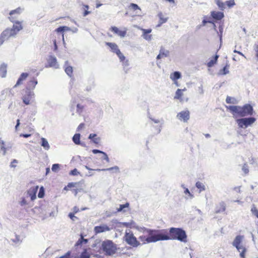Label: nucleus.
Wrapping results in <instances>:
<instances>
[{"mask_svg": "<svg viewBox=\"0 0 258 258\" xmlns=\"http://www.w3.org/2000/svg\"><path fill=\"white\" fill-rule=\"evenodd\" d=\"M225 6L226 5L229 8L233 7L235 5L234 0H229L225 2Z\"/></svg>", "mask_w": 258, "mask_h": 258, "instance_id": "45", "label": "nucleus"}, {"mask_svg": "<svg viewBox=\"0 0 258 258\" xmlns=\"http://www.w3.org/2000/svg\"><path fill=\"white\" fill-rule=\"evenodd\" d=\"M129 205H130V204L128 203H126L125 204H123V205H120L119 207L117 209V211L121 212V211H123L124 212L125 211L124 210V209L125 208H128Z\"/></svg>", "mask_w": 258, "mask_h": 258, "instance_id": "42", "label": "nucleus"}, {"mask_svg": "<svg viewBox=\"0 0 258 258\" xmlns=\"http://www.w3.org/2000/svg\"><path fill=\"white\" fill-rule=\"evenodd\" d=\"M89 139L91 140L95 144H99L100 143L101 139L97 137L95 134H91L89 136Z\"/></svg>", "mask_w": 258, "mask_h": 258, "instance_id": "26", "label": "nucleus"}, {"mask_svg": "<svg viewBox=\"0 0 258 258\" xmlns=\"http://www.w3.org/2000/svg\"><path fill=\"white\" fill-rule=\"evenodd\" d=\"M22 10L20 8H18L14 10L11 11L10 13V17L9 19L12 22L15 23L17 21L16 20L18 19L21 13Z\"/></svg>", "mask_w": 258, "mask_h": 258, "instance_id": "10", "label": "nucleus"}, {"mask_svg": "<svg viewBox=\"0 0 258 258\" xmlns=\"http://www.w3.org/2000/svg\"><path fill=\"white\" fill-rule=\"evenodd\" d=\"M22 29L23 26L21 22H16L14 24L12 28L6 29L0 35V45L8 40L11 37H15Z\"/></svg>", "mask_w": 258, "mask_h": 258, "instance_id": "3", "label": "nucleus"}, {"mask_svg": "<svg viewBox=\"0 0 258 258\" xmlns=\"http://www.w3.org/2000/svg\"><path fill=\"white\" fill-rule=\"evenodd\" d=\"M226 210V206L224 202H221L216 206L215 208V213H220L223 212Z\"/></svg>", "mask_w": 258, "mask_h": 258, "instance_id": "21", "label": "nucleus"}, {"mask_svg": "<svg viewBox=\"0 0 258 258\" xmlns=\"http://www.w3.org/2000/svg\"><path fill=\"white\" fill-rule=\"evenodd\" d=\"M215 1L220 10H223L225 9V4L222 0H215Z\"/></svg>", "mask_w": 258, "mask_h": 258, "instance_id": "34", "label": "nucleus"}, {"mask_svg": "<svg viewBox=\"0 0 258 258\" xmlns=\"http://www.w3.org/2000/svg\"><path fill=\"white\" fill-rule=\"evenodd\" d=\"M44 196V190L43 187L42 186L40 187V188L39 189V191L38 194V197L39 198H43Z\"/></svg>", "mask_w": 258, "mask_h": 258, "instance_id": "49", "label": "nucleus"}, {"mask_svg": "<svg viewBox=\"0 0 258 258\" xmlns=\"http://www.w3.org/2000/svg\"><path fill=\"white\" fill-rule=\"evenodd\" d=\"M89 7L87 5L83 4L82 5V10L83 12V16L84 17H86L88 15L91 14V12L89 11Z\"/></svg>", "mask_w": 258, "mask_h": 258, "instance_id": "30", "label": "nucleus"}, {"mask_svg": "<svg viewBox=\"0 0 258 258\" xmlns=\"http://www.w3.org/2000/svg\"><path fill=\"white\" fill-rule=\"evenodd\" d=\"M94 232L95 234H98L105 231H108L110 230L109 227L106 225H103L102 226H97L94 227Z\"/></svg>", "mask_w": 258, "mask_h": 258, "instance_id": "15", "label": "nucleus"}, {"mask_svg": "<svg viewBox=\"0 0 258 258\" xmlns=\"http://www.w3.org/2000/svg\"><path fill=\"white\" fill-rule=\"evenodd\" d=\"M29 74L27 73H23L21 74L20 76L19 77V79L17 80V82L15 85L14 86V87H17L18 86H20L23 84V82L26 80L27 78L28 77Z\"/></svg>", "mask_w": 258, "mask_h": 258, "instance_id": "17", "label": "nucleus"}, {"mask_svg": "<svg viewBox=\"0 0 258 258\" xmlns=\"http://www.w3.org/2000/svg\"><path fill=\"white\" fill-rule=\"evenodd\" d=\"M105 44L109 47L111 50L114 53H116L118 51H119V49L117 45L115 43L112 42H106Z\"/></svg>", "mask_w": 258, "mask_h": 258, "instance_id": "22", "label": "nucleus"}, {"mask_svg": "<svg viewBox=\"0 0 258 258\" xmlns=\"http://www.w3.org/2000/svg\"><path fill=\"white\" fill-rule=\"evenodd\" d=\"M92 246L93 248V249L89 248L90 254L91 255H93L96 258H104L103 256H101L97 253L98 252L100 253V251L101 248L99 246H97L96 243L93 244Z\"/></svg>", "mask_w": 258, "mask_h": 258, "instance_id": "13", "label": "nucleus"}, {"mask_svg": "<svg viewBox=\"0 0 258 258\" xmlns=\"http://www.w3.org/2000/svg\"><path fill=\"white\" fill-rule=\"evenodd\" d=\"M71 252H67L64 255L60 256L59 258H70Z\"/></svg>", "mask_w": 258, "mask_h": 258, "instance_id": "57", "label": "nucleus"}, {"mask_svg": "<svg viewBox=\"0 0 258 258\" xmlns=\"http://www.w3.org/2000/svg\"><path fill=\"white\" fill-rule=\"evenodd\" d=\"M123 239L127 244L133 247H137L141 244L133 233L130 231L129 232L125 231Z\"/></svg>", "mask_w": 258, "mask_h": 258, "instance_id": "7", "label": "nucleus"}, {"mask_svg": "<svg viewBox=\"0 0 258 258\" xmlns=\"http://www.w3.org/2000/svg\"><path fill=\"white\" fill-rule=\"evenodd\" d=\"M90 255L87 252V249H85L84 251L81 253L80 256L78 258H90Z\"/></svg>", "mask_w": 258, "mask_h": 258, "instance_id": "47", "label": "nucleus"}, {"mask_svg": "<svg viewBox=\"0 0 258 258\" xmlns=\"http://www.w3.org/2000/svg\"><path fill=\"white\" fill-rule=\"evenodd\" d=\"M242 171H243V172L245 174H247L249 172V169H248V167L247 166V165L246 164H244L243 165V167H242Z\"/></svg>", "mask_w": 258, "mask_h": 258, "instance_id": "51", "label": "nucleus"}, {"mask_svg": "<svg viewBox=\"0 0 258 258\" xmlns=\"http://www.w3.org/2000/svg\"><path fill=\"white\" fill-rule=\"evenodd\" d=\"M18 163V161L16 159H14L11 163V167H15L16 166V164Z\"/></svg>", "mask_w": 258, "mask_h": 258, "instance_id": "58", "label": "nucleus"}, {"mask_svg": "<svg viewBox=\"0 0 258 258\" xmlns=\"http://www.w3.org/2000/svg\"><path fill=\"white\" fill-rule=\"evenodd\" d=\"M158 16L159 18V21L157 26L160 27L162 24L167 22L168 18L165 17L161 12L158 14Z\"/></svg>", "mask_w": 258, "mask_h": 258, "instance_id": "28", "label": "nucleus"}, {"mask_svg": "<svg viewBox=\"0 0 258 258\" xmlns=\"http://www.w3.org/2000/svg\"><path fill=\"white\" fill-rule=\"evenodd\" d=\"M243 236L241 235H237L233 241L232 244L235 246L240 253L241 258H245L246 252V247L242 244Z\"/></svg>", "mask_w": 258, "mask_h": 258, "instance_id": "6", "label": "nucleus"}, {"mask_svg": "<svg viewBox=\"0 0 258 258\" xmlns=\"http://www.w3.org/2000/svg\"><path fill=\"white\" fill-rule=\"evenodd\" d=\"M21 137H23L24 138H28L31 136V134H23L20 135Z\"/></svg>", "mask_w": 258, "mask_h": 258, "instance_id": "63", "label": "nucleus"}, {"mask_svg": "<svg viewBox=\"0 0 258 258\" xmlns=\"http://www.w3.org/2000/svg\"><path fill=\"white\" fill-rule=\"evenodd\" d=\"M251 212L252 214L258 218V209L254 205H253L251 208Z\"/></svg>", "mask_w": 258, "mask_h": 258, "instance_id": "41", "label": "nucleus"}, {"mask_svg": "<svg viewBox=\"0 0 258 258\" xmlns=\"http://www.w3.org/2000/svg\"><path fill=\"white\" fill-rule=\"evenodd\" d=\"M38 189V186H34L30 188L28 190V194L31 197V200L34 201L36 198V193Z\"/></svg>", "mask_w": 258, "mask_h": 258, "instance_id": "14", "label": "nucleus"}, {"mask_svg": "<svg viewBox=\"0 0 258 258\" xmlns=\"http://www.w3.org/2000/svg\"><path fill=\"white\" fill-rule=\"evenodd\" d=\"M211 16L215 20H221L224 17V15L223 12L214 11L211 12Z\"/></svg>", "mask_w": 258, "mask_h": 258, "instance_id": "16", "label": "nucleus"}, {"mask_svg": "<svg viewBox=\"0 0 258 258\" xmlns=\"http://www.w3.org/2000/svg\"><path fill=\"white\" fill-rule=\"evenodd\" d=\"M41 146L46 150L49 149V145L47 141L44 138H41Z\"/></svg>", "mask_w": 258, "mask_h": 258, "instance_id": "36", "label": "nucleus"}, {"mask_svg": "<svg viewBox=\"0 0 258 258\" xmlns=\"http://www.w3.org/2000/svg\"><path fill=\"white\" fill-rule=\"evenodd\" d=\"M70 30V28L67 26H60L55 30V32L57 33L63 32L65 31Z\"/></svg>", "mask_w": 258, "mask_h": 258, "instance_id": "37", "label": "nucleus"}, {"mask_svg": "<svg viewBox=\"0 0 258 258\" xmlns=\"http://www.w3.org/2000/svg\"><path fill=\"white\" fill-rule=\"evenodd\" d=\"M134 222H123V223H121V225L124 226V227H128V228H132L133 227V225L134 224Z\"/></svg>", "mask_w": 258, "mask_h": 258, "instance_id": "48", "label": "nucleus"}, {"mask_svg": "<svg viewBox=\"0 0 258 258\" xmlns=\"http://www.w3.org/2000/svg\"><path fill=\"white\" fill-rule=\"evenodd\" d=\"M255 50L256 52V56L258 58V44L256 45Z\"/></svg>", "mask_w": 258, "mask_h": 258, "instance_id": "64", "label": "nucleus"}, {"mask_svg": "<svg viewBox=\"0 0 258 258\" xmlns=\"http://www.w3.org/2000/svg\"><path fill=\"white\" fill-rule=\"evenodd\" d=\"M37 84V79L35 78H33L27 83L28 88L27 90H30V89H33L35 88L36 85Z\"/></svg>", "mask_w": 258, "mask_h": 258, "instance_id": "24", "label": "nucleus"}, {"mask_svg": "<svg viewBox=\"0 0 258 258\" xmlns=\"http://www.w3.org/2000/svg\"><path fill=\"white\" fill-rule=\"evenodd\" d=\"M169 52L168 51H165L164 50H160V54H161L162 57H166L168 56Z\"/></svg>", "mask_w": 258, "mask_h": 258, "instance_id": "53", "label": "nucleus"}, {"mask_svg": "<svg viewBox=\"0 0 258 258\" xmlns=\"http://www.w3.org/2000/svg\"><path fill=\"white\" fill-rule=\"evenodd\" d=\"M256 120L254 117H244L240 119H237L236 122L240 128H246L248 126L252 124Z\"/></svg>", "mask_w": 258, "mask_h": 258, "instance_id": "8", "label": "nucleus"}, {"mask_svg": "<svg viewBox=\"0 0 258 258\" xmlns=\"http://www.w3.org/2000/svg\"><path fill=\"white\" fill-rule=\"evenodd\" d=\"M113 169H115V170H118L119 168L117 166H115L114 167H111V168H108V169H95L94 170H96V171H101V170H102V171H105V170H111Z\"/></svg>", "mask_w": 258, "mask_h": 258, "instance_id": "55", "label": "nucleus"}, {"mask_svg": "<svg viewBox=\"0 0 258 258\" xmlns=\"http://www.w3.org/2000/svg\"><path fill=\"white\" fill-rule=\"evenodd\" d=\"M65 72L69 75L70 77H72L73 74V68L71 66H67L64 69Z\"/></svg>", "mask_w": 258, "mask_h": 258, "instance_id": "39", "label": "nucleus"}, {"mask_svg": "<svg viewBox=\"0 0 258 258\" xmlns=\"http://www.w3.org/2000/svg\"><path fill=\"white\" fill-rule=\"evenodd\" d=\"M207 17L205 16V17H204V20H203V21H202V25H203V26H205V25L207 23H212V24H213L214 29H215V30H216V25H215V24L214 23V22H212L211 21L208 20H207Z\"/></svg>", "mask_w": 258, "mask_h": 258, "instance_id": "43", "label": "nucleus"}, {"mask_svg": "<svg viewBox=\"0 0 258 258\" xmlns=\"http://www.w3.org/2000/svg\"><path fill=\"white\" fill-rule=\"evenodd\" d=\"M79 173L78 170L77 169H74L71 171L70 174L72 175H77Z\"/></svg>", "mask_w": 258, "mask_h": 258, "instance_id": "56", "label": "nucleus"}, {"mask_svg": "<svg viewBox=\"0 0 258 258\" xmlns=\"http://www.w3.org/2000/svg\"><path fill=\"white\" fill-rule=\"evenodd\" d=\"M0 151L5 155L6 152V145L4 142L0 139Z\"/></svg>", "mask_w": 258, "mask_h": 258, "instance_id": "38", "label": "nucleus"}, {"mask_svg": "<svg viewBox=\"0 0 258 258\" xmlns=\"http://www.w3.org/2000/svg\"><path fill=\"white\" fill-rule=\"evenodd\" d=\"M141 30L143 32V37L147 40H150L152 38V35L150 34V33L152 32V29H142Z\"/></svg>", "mask_w": 258, "mask_h": 258, "instance_id": "19", "label": "nucleus"}, {"mask_svg": "<svg viewBox=\"0 0 258 258\" xmlns=\"http://www.w3.org/2000/svg\"><path fill=\"white\" fill-rule=\"evenodd\" d=\"M190 112L188 110L182 111L177 115L178 119L183 122H187L189 119Z\"/></svg>", "mask_w": 258, "mask_h": 258, "instance_id": "12", "label": "nucleus"}, {"mask_svg": "<svg viewBox=\"0 0 258 258\" xmlns=\"http://www.w3.org/2000/svg\"><path fill=\"white\" fill-rule=\"evenodd\" d=\"M34 93L30 90H27L25 94L22 96V100L25 105H29L31 103L32 99L34 97Z\"/></svg>", "mask_w": 258, "mask_h": 258, "instance_id": "9", "label": "nucleus"}, {"mask_svg": "<svg viewBox=\"0 0 258 258\" xmlns=\"http://www.w3.org/2000/svg\"><path fill=\"white\" fill-rule=\"evenodd\" d=\"M128 8L130 9L133 10L134 11H136L137 10H141L140 8L138 6V5L134 4V3H131L130 5V6H128Z\"/></svg>", "mask_w": 258, "mask_h": 258, "instance_id": "44", "label": "nucleus"}, {"mask_svg": "<svg viewBox=\"0 0 258 258\" xmlns=\"http://www.w3.org/2000/svg\"><path fill=\"white\" fill-rule=\"evenodd\" d=\"M92 152L94 154H97V153H101V154H102V156L101 157L102 160H105L107 162H109V158L108 157L107 155L105 153H104V152H102L101 151L97 150V149L93 150Z\"/></svg>", "mask_w": 258, "mask_h": 258, "instance_id": "29", "label": "nucleus"}, {"mask_svg": "<svg viewBox=\"0 0 258 258\" xmlns=\"http://www.w3.org/2000/svg\"><path fill=\"white\" fill-rule=\"evenodd\" d=\"M7 73V65L2 63L0 66V77L4 78L6 76Z\"/></svg>", "mask_w": 258, "mask_h": 258, "instance_id": "23", "label": "nucleus"}, {"mask_svg": "<svg viewBox=\"0 0 258 258\" xmlns=\"http://www.w3.org/2000/svg\"><path fill=\"white\" fill-rule=\"evenodd\" d=\"M161 240L177 239L180 241L186 242L187 235L184 230L178 228H171L169 232L166 230H160Z\"/></svg>", "mask_w": 258, "mask_h": 258, "instance_id": "1", "label": "nucleus"}, {"mask_svg": "<svg viewBox=\"0 0 258 258\" xmlns=\"http://www.w3.org/2000/svg\"><path fill=\"white\" fill-rule=\"evenodd\" d=\"M83 109H84V106H83L80 104H77V112L78 113L81 114L82 112Z\"/></svg>", "mask_w": 258, "mask_h": 258, "instance_id": "50", "label": "nucleus"}, {"mask_svg": "<svg viewBox=\"0 0 258 258\" xmlns=\"http://www.w3.org/2000/svg\"><path fill=\"white\" fill-rule=\"evenodd\" d=\"M73 141L76 144L79 145L80 144V134H75L73 138Z\"/></svg>", "mask_w": 258, "mask_h": 258, "instance_id": "35", "label": "nucleus"}, {"mask_svg": "<svg viewBox=\"0 0 258 258\" xmlns=\"http://www.w3.org/2000/svg\"><path fill=\"white\" fill-rule=\"evenodd\" d=\"M101 249L106 255L111 256L114 254L117 250V245L110 240H106L102 242Z\"/></svg>", "mask_w": 258, "mask_h": 258, "instance_id": "5", "label": "nucleus"}, {"mask_svg": "<svg viewBox=\"0 0 258 258\" xmlns=\"http://www.w3.org/2000/svg\"><path fill=\"white\" fill-rule=\"evenodd\" d=\"M186 89L184 88L183 89H178L176 92H175V95L174 97L175 99H178L180 101L183 100L182 96H183V91H186Z\"/></svg>", "mask_w": 258, "mask_h": 258, "instance_id": "20", "label": "nucleus"}, {"mask_svg": "<svg viewBox=\"0 0 258 258\" xmlns=\"http://www.w3.org/2000/svg\"><path fill=\"white\" fill-rule=\"evenodd\" d=\"M148 237L145 235L140 236L139 240L142 242V244L155 242L161 240L160 230L148 229L147 230Z\"/></svg>", "mask_w": 258, "mask_h": 258, "instance_id": "4", "label": "nucleus"}, {"mask_svg": "<svg viewBox=\"0 0 258 258\" xmlns=\"http://www.w3.org/2000/svg\"><path fill=\"white\" fill-rule=\"evenodd\" d=\"M81 237L76 243L75 246L78 247L79 246H81L83 244H86L88 240L87 239H84L82 234L80 235Z\"/></svg>", "mask_w": 258, "mask_h": 258, "instance_id": "27", "label": "nucleus"}, {"mask_svg": "<svg viewBox=\"0 0 258 258\" xmlns=\"http://www.w3.org/2000/svg\"><path fill=\"white\" fill-rule=\"evenodd\" d=\"M181 78V74L179 72H175L170 75V79L175 81Z\"/></svg>", "mask_w": 258, "mask_h": 258, "instance_id": "31", "label": "nucleus"}, {"mask_svg": "<svg viewBox=\"0 0 258 258\" xmlns=\"http://www.w3.org/2000/svg\"><path fill=\"white\" fill-rule=\"evenodd\" d=\"M109 30L114 34L117 35L120 37H124L126 35L127 29L126 28H124L122 30H119V29L116 26H111L109 28Z\"/></svg>", "mask_w": 258, "mask_h": 258, "instance_id": "11", "label": "nucleus"}, {"mask_svg": "<svg viewBox=\"0 0 258 258\" xmlns=\"http://www.w3.org/2000/svg\"><path fill=\"white\" fill-rule=\"evenodd\" d=\"M226 102L228 104H236L237 100L234 97L227 96L226 99Z\"/></svg>", "mask_w": 258, "mask_h": 258, "instance_id": "33", "label": "nucleus"}, {"mask_svg": "<svg viewBox=\"0 0 258 258\" xmlns=\"http://www.w3.org/2000/svg\"><path fill=\"white\" fill-rule=\"evenodd\" d=\"M229 65L226 64L222 69L219 71V74L221 75H226L229 73Z\"/></svg>", "mask_w": 258, "mask_h": 258, "instance_id": "32", "label": "nucleus"}, {"mask_svg": "<svg viewBox=\"0 0 258 258\" xmlns=\"http://www.w3.org/2000/svg\"><path fill=\"white\" fill-rule=\"evenodd\" d=\"M53 44H54V50H57V46L56 44V40L55 39H53Z\"/></svg>", "mask_w": 258, "mask_h": 258, "instance_id": "62", "label": "nucleus"}, {"mask_svg": "<svg viewBox=\"0 0 258 258\" xmlns=\"http://www.w3.org/2000/svg\"><path fill=\"white\" fill-rule=\"evenodd\" d=\"M75 214L73 213H70L69 214V217L73 221H75L76 220L78 219L77 217L75 216Z\"/></svg>", "mask_w": 258, "mask_h": 258, "instance_id": "54", "label": "nucleus"}, {"mask_svg": "<svg viewBox=\"0 0 258 258\" xmlns=\"http://www.w3.org/2000/svg\"><path fill=\"white\" fill-rule=\"evenodd\" d=\"M59 168V165L58 164H54L52 166L51 169L53 172H56Z\"/></svg>", "mask_w": 258, "mask_h": 258, "instance_id": "52", "label": "nucleus"}, {"mask_svg": "<svg viewBox=\"0 0 258 258\" xmlns=\"http://www.w3.org/2000/svg\"><path fill=\"white\" fill-rule=\"evenodd\" d=\"M219 55L218 54L215 55L211 59L207 62V66L208 68H211L213 67L217 62Z\"/></svg>", "mask_w": 258, "mask_h": 258, "instance_id": "25", "label": "nucleus"}, {"mask_svg": "<svg viewBox=\"0 0 258 258\" xmlns=\"http://www.w3.org/2000/svg\"><path fill=\"white\" fill-rule=\"evenodd\" d=\"M85 126V124L84 123H80L79 126H78L77 130L78 131H79L81 130L82 128H83Z\"/></svg>", "mask_w": 258, "mask_h": 258, "instance_id": "60", "label": "nucleus"}, {"mask_svg": "<svg viewBox=\"0 0 258 258\" xmlns=\"http://www.w3.org/2000/svg\"><path fill=\"white\" fill-rule=\"evenodd\" d=\"M116 54L119 57L120 61L123 62L125 60V56L123 55V54L121 52L120 50L118 51V52Z\"/></svg>", "mask_w": 258, "mask_h": 258, "instance_id": "46", "label": "nucleus"}, {"mask_svg": "<svg viewBox=\"0 0 258 258\" xmlns=\"http://www.w3.org/2000/svg\"><path fill=\"white\" fill-rule=\"evenodd\" d=\"M196 187L199 189L200 192L205 190V185L201 182L198 181L196 184Z\"/></svg>", "mask_w": 258, "mask_h": 258, "instance_id": "40", "label": "nucleus"}, {"mask_svg": "<svg viewBox=\"0 0 258 258\" xmlns=\"http://www.w3.org/2000/svg\"><path fill=\"white\" fill-rule=\"evenodd\" d=\"M48 65L47 67L57 68L56 58L52 56H49L47 59Z\"/></svg>", "mask_w": 258, "mask_h": 258, "instance_id": "18", "label": "nucleus"}, {"mask_svg": "<svg viewBox=\"0 0 258 258\" xmlns=\"http://www.w3.org/2000/svg\"><path fill=\"white\" fill-rule=\"evenodd\" d=\"M226 107L235 117L252 115L254 113L253 107L249 104H245L242 106L232 105Z\"/></svg>", "mask_w": 258, "mask_h": 258, "instance_id": "2", "label": "nucleus"}, {"mask_svg": "<svg viewBox=\"0 0 258 258\" xmlns=\"http://www.w3.org/2000/svg\"><path fill=\"white\" fill-rule=\"evenodd\" d=\"M73 212L72 213H75V214H76L80 211L79 208L77 206H75L73 208Z\"/></svg>", "mask_w": 258, "mask_h": 258, "instance_id": "61", "label": "nucleus"}, {"mask_svg": "<svg viewBox=\"0 0 258 258\" xmlns=\"http://www.w3.org/2000/svg\"><path fill=\"white\" fill-rule=\"evenodd\" d=\"M76 185H77V183H76V182H70V183H69L68 184L69 188L76 187Z\"/></svg>", "mask_w": 258, "mask_h": 258, "instance_id": "59", "label": "nucleus"}]
</instances>
